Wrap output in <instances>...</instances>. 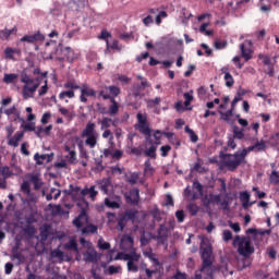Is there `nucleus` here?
<instances>
[{
	"label": "nucleus",
	"instance_id": "obj_1",
	"mask_svg": "<svg viewBox=\"0 0 279 279\" xmlns=\"http://www.w3.org/2000/svg\"><path fill=\"white\" fill-rule=\"evenodd\" d=\"M248 151H256V147L252 145L242 149L241 151H235L234 154L220 153L222 166L226 167L228 171H234L235 169H239L241 165H245V162H247L245 158H247Z\"/></svg>",
	"mask_w": 279,
	"mask_h": 279
},
{
	"label": "nucleus",
	"instance_id": "obj_2",
	"mask_svg": "<svg viewBox=\"0 0 279 279\" xmlns=\"http://www.w3.org/2000/svg\"><path fill=\"white\" fill-rule=\"evenodd\" d=\"M23 85L22 96L23 99H32L36 90L40 87V77L32 78L27 74L23 75L21 78Z\"/></svg>",
	"mask_w": 279,
	"mask_h": 279
},
{
	"label": "nucleus",
	"instance_id": "obj_3",
	"mask_svg": "<svg viewBox=\"0 0 279 279\" xmlns=\"http://www.w3.org/2000/svg\"><path fill=\"white\" fill-rule=\"evenodd\" d=\"M81 138H85V145L89 149H95V147H97V142L99 141L97 124L94 122H88L81 132Z\"/></svg>",
	"mask_w": 279,
	"mask_h": 279
},
{
	"label": "nucleus",
	"instance_id": "obj_4",
	"mask_svg": "<svg viewBox=\"0 0 279 279\" xmlns=\"http://www.w3.org/2000/svg\"><path fill=\"white\" fill-rule=\"evenodd\" d=\"M233 245H238V253L244 258H250L254 254L255 250L252 245V240L250 238L236 235L233 240Z\"/></svg>",
	"mask_w": 279,
	"mask_h": 279
},
{
	"label": "nucleus",
	"instance_id": "obj_5",
	"mask_svg": "<svg viewBox=\"0 0 279 279\" xmlns=\"http://www.w3.org/2000/svg\"><path fill=\"white\" fill-rule=\"evenodd\" d=\"M213 246H205L201 248V258L203 260L201 272L204 271H210V268L213 267Z\"/></svg>",
	"mask_w": 279,
	"mask_h": 279
},
{
	"label": "nucleus",
	"instance_id": "obj_6",
	"mask_svg": "<svg viewBox=\"0 0 279 279\" xmlns=\"http://www.w3.org/2000/svg\"><path fill=\"white\" fill-rule=\"evenodd\" d=\"M136 119L137 124H135V130H138L144 136H151V128H149V122H147V114L138 112Z\"/></svg>",
	"mask_w": 279,
	"mask_h": 279
},
{
	"label": "nucleus",
	"instance_id": "obj_7",
	"mask_svg": "<svg viewBox=\"0 0 279 279\" xmlns=\"http://www.w3.org/2000/svg\"><path fill=\"white\" fill-rule=\"evenodd\" d=\"M126 204H131L132 206H138L141 202V190L134 187L130 190L129 194L124 195Z\"/></svg>",
	"mask_w": 279,
	"mask_h": 279
},
{
	"label": "nucleus",
	"instance_id": "obj_8",
	"mask_svg": "<svg viewBox=\"0 0 279 279\" xmlns=\"http://www.w3.org/2000/svg\"><path fill=\"white\" fill-rule=\"evenodd\" d=\"M121 256L123 260H128L131 263H138L141 260V254L136 253V251H133L131 253H118L117 256L114 257V260H121Z\"/></svg>",
	"mask_w": 279,
	"mask_h": 279
},
{
	"label": "nucleus",
	"instance_id": "obj_9",
	"mask_svg": "<svg viewBox=\"0 0 279 279\" xmlns=\"http://www.w3.org/2000/svg\"><path fill=\"white\" fill-rule=\"evenodd\" d=\"M151 86L147 80H144L141 82V84H133L131 87V93L133 97H141V93L145 90L146 88H149Z\"/></svg>",
	"mask_w": 279,
	"mask_h": 279
},
{
	"label": "nucleus",
	"instance_id": "obj_10",
	"mask_svg": "<svg viewBox=\"0 0 279 279\" xmlns=\"http://www.w3.org/2000/svg\"><path fill=\"white\" fill-rule=\"evenodd\" d=\"M97 189L101 191L102 195H108L110 189H112V181L109 178H105L97 182Z\"/></svg>",
	"mask_w": 279,
	"mask_h": 279
},
{
	"label": "nucleus",
	"instance_id": "obj_11",
	"mask_svg": "<svg viewBox=\"0 0 279 279\" xmlns=\"http://www.w3.org/2000/svg\"><path fill=\"white\" fill-rule=\"evenodd\" d=\"M20 40L21 43H29V44L41 43V40H45V35H43L40 31H38L33 35H25Z\"/></svg>",
	"mask_w": 279,
	"mask_h": 279
},
{
	"label": "nucleus",
	"instance_id": "obj_12",
	"mask_svg": "<svg viewBox=\"0 0 279 279\" xmlns=\"http://www.w3.org/2000/svg\"><path fill=\"white\" fill-rule=\"evenodd\" d=\"M88 223V214L86 209L82 208L81 214L73 220L75 228H82Z\"/></svg>",
	"mask_w": 279,
	"mask_h": 279
},
{
	"label": "nucleus",
	"instance_id": "obj_13",
	"mask_svg": "<svg viewBox=\"0 0 279 279\" xmlns=\"http://www.w3.org/2000/svg\"><path fill=\"white\" fill-rule=\"evenodd\" d=\"M252 195L250 194V192L244 191V192H240V202L242 204V208H244V210H247V208L254 206V204H256V202H250Z\"/></svg>",
	"mask_w": 279,
	"mask_h": 279
},
{
	"label": "nucleus",
	"instance_id": "obj_14",
	"mask_svg": "<svg viewBox=\"0 0 279 279\" xmlns=\"http://www.w3.org/2000/svg\"><path fill=\"white\" fill-rule=\"evenodd\" d=\"M28 182L34 185L35 191H40L43 189V179H40L39 174L28 173L26 175Z\"/></svg>",
	"mask_w": 279,
	"mask_h": 279
},
{
	"label": "nucleus",
	"instance_id": "obj_15",
	"mask_svg": "<svg viewBox=\"0 0 279 279\" xmlns=\"http://www.w3.org/2000/svg\"><path fill=\"white\" fill-rule=\"evenodd\" d=\"M167 239H169V228L165 225H160L159 229L157 230V241L165 244L167 243Z\"/></svg>",
	"mask_w": 279,
	"mask_h": 279
},
{
	"label": "nucleus",
	"instance_id": "obj_16",
	"mask_svg": "<svg viewBox=\"0 0 279 279\" xmlns=\"http://www.w3.org/2000/svg\"><path fill=\"white\" fill-rule=\"evenodd\" d=\"M106 47L105 53H110V50L118 52L123 51V45L117 39H113L111 44L109 40H106Z\"/></svg>",
	"mask_w": 279,
	"mask_h": 279
},
{
	"label": "nucleus",
	"instance_id": "obj_17",
	"mask_svg": "<svg viewBox=\"0 0 279 279\" xmlns=\"http://www.w3.org/2000/svg\"><path fill=\"white\" fill-rule=\"evenodd\" d=\"M260 60H263V64L267 66L266 74L269 75V77H274V64H271V58L266 54H259Z\"/></svg>",
	"mask_w": 279,
	"mask_h": 279
},
{
	"label": "nucleus",
	"instance_id": "obj_18",
	"mask_svg": "<svg viewBox=\"0 0 279 279\" xmlns=\"http://www.w3.org/2000/svg\"><path fill=\"white\" fill-rule=\"evenodd\" d=\"M68 195H71V197H74V199H82L84 196H82V187L75 186L73 184L69 185V190L66 191Z\"/></svg>",
	"mask_w": 279,
	"mask_h": 279
},
{
	"label": "nucleus",
	"instance_id": "obj_19",
	"mask_svg": "<svg viewBox=\"0 0 279 279\" xmlns=\"http://www.w3.org/2000/svg\"><path fill=\"white\" fill-rule=\"evenodd\" d=\"M96 186L92 185L90 187H85L82 190L81 195L82 197H86L88 195V197L95 202V198L97 197V195L99 194V192H97V190H95Z\"/></svg>",
	"mask_w": 279,
	"mask_h": 279
},
{
	"label": "nucleus",
	"instance_id": "obj_20",
	"mask_svg": "<svg viewBox=\"0 0 279 279\" xmlns=\"http://www.w3.org/2000/svg\"><path fill=\"white\" fill-rule=\"evenodd\" d=\"M14 56H21V49L10 47L4 49V58L7 60H14Z\"/></svg>",
	"mask_w": 279,
	"mask_h": 279
},
{
	"label": "nucleus",
	"instance_id": "obj_21",
	"mask_svg": "<svg viewBox=\"0 0 279 279\" xmlns=\"http://www.w3.org/2000/svg\"><path fill=\"white\" fill-rule=\"evenodd\" d=\"M232 132L233 134L231 135L233 138H235L236 141H243V138H245V130L241 129L236 125H234L232 128Z\"/></svg>",
	"mask_w": 279,
	"mask_h": 279
},
{
	"label": "nucleus",
	"instance_id": "obj_22",
	"mask_svg": "<svg viewBox=\"0 0 279 279\" xmlns=\"http://www.w3.org/2000/svg\"><path fill=\"white\" fill-rule=\"evenodd\" d=\"M23 136H25V133H23V131L16 132L10 140H9V145L11 147H16L19 145V142L21 141V138H23Z\"/></svg>",
	"mask_w": 279,
	"mask_h": 279
},
{
	"label": "nucleus",
	"instance_id": "obj_23",
	"mask_svg": "<svg viewBox=\"0 0 279 279\" xmlns=\"http://www.w3.org/2000/svg\"><path fill=\"white\" fill-rule=\"evenodd\" d=\"M221 203V194H209L207 201H205V206H215V204Z\"/></svg>",
	"mask_w": 279,
	"mask_h": 279
},
{
	"label": "nucleus",
	"instance_id": "obj_24",
	"mask_svg": "<svg viewBox=\"0 0 279 279\" xmlns=\"http://www.w3.org/2000/svg\"><path fill=\"white\" fill-rule=\"evenodd\" d=\"M2 82L4 84H16V82H19V74H14V73H5L3 78H2Z\"/></svg>",
	"mask_w": 279,
	"mask_h": 279
},
{
	"label": "nucleus",
	"instance_id": "obj_25",
	"mask_svg": "<svg viewBox=\"0 0 279 279\" xmlns=\"http://www.w3.org/2000/svg\"><path fill=\"white\" fill-rule=\"evenodd\" d=\"M155 171L156 170L154 169V167H151V161H149V159L146 160L144 163V175L146 178H151V175H154Z\"/></svg>",
	"mask_w": 279,
	"mask_h": 279
},
{
	"label": "nucleus",
	"instance_id": "obj_26",
	"mask_svg": "<svg viewBox=\"0 0 279 279\" xmlns=\"http://www.w3.org/2000/svg\"><path fill=\"white\" fill-rule=\"evenodd\" d=\"M240 51H241L242 58H244L245 62H248V60H252V50L245 48V44L240 45Z\"/></svg>",
	"mask_w": 279,
	"mask_h": 279
},
{
	"label": "nucleus",
	"instance_id": "obj_27",
	"mask_svg": "<svg viewBox=\"0 0 279 279\" xmlns=\"http://www.w3.org/2000/svg\"><path fill=\"white\" fill-rule=\"evenodd\" d=\"M111 105L109 106V114L114 117L119 112V102L114 99V97L109 99Z\"/></svg>",
	"mask_w": 279,
	"mask_h": 279
},
{
	"label": "nucleus",
	"instance_id": "obj_28",
	"mask_svg": "<svg viewBox=\"0 0 279 279\" xmlns=\"http://www.w3.org/2000/svg\"><path fill=\"white\" fill-rule=\"evenodd\" d=\"M158 147L155 144H151L149 148H146L144 150L145 156H147V158H153L154 160H156V151H157Z\"/></svg>",
	"mask_w": 279,
	"mask_h": 279
},
{
	"label": "nucleus",
	"instance_id": "obj_29",
	"mask_svg": "<svg viewBox=\"0 0 279 279\" xmlns=\"http://www.w3.org/2000/svg\"><path fill=\"white\" fill-rule=\"evenodd\" d=\"M144 256H146V258H149V260H151V263L155 267H159L160 260H158V258H156V253H154L151 251H147V252H144Z\"/></svg>",
	"mask_w": 279,
	"mask_h": 279
},
{
	"label": "nucleus",
	"instance_id": "obj_30",
	"mask_svg": "<svg viewBox=\"0 0 279 279\" xmlns=\"http://www.w3.org/2000/svg\"><path fill=\"white\" fill-rule=\"evenodd\" d=\"M97 226L89 223L82 229V234H97Z\"/></svg>",
	"mask_w": 279,
	"mask_h": 279
},
{
	"label": "nucleus",
	"instance_id": "obj_31",
	"mask_svg": "<svg viewBox=\"0 0 279 279\" xmlns=\"http://www.w3.org/2000/svg\"><path fill=\"white\" fill-rule=\"evenodd\" d=\"M110 125H117L111 118H102L100 121V130H108Z\"/></svg>",
	"mask_w": 279,
	"mask_h": 279
},
{
	"label": "nucleus",
	"instance_id": "obj_32",
	"mask_svg": "<svg viewBox=\"0 0 279 279\" xmlns=\"http://www.w3.org/2000/svg\"><path fill=\"white\" fill-rule=\"evenodd\" d=\"M64 54H65V58H68L69 62H73V60H77V54L75 53V51H73V49H71V47H66L64 49Z\"/></svg>",
	"mask_w": 279,
	"mask_h": 279
},
{
	"label": "nucleus",
	"instance_id": "obj_33",
	"mask_svg": "<svg viewBox=\"0 0 279 279\" xmlns=\"http://www.w3.org/2000/svg\"><path fill=\"white\" fill-rule=\"evenodd\" d=\"M84 262L85 263H96L97 262V253H95V252H86L84 254Z\"/></svg>",
	"mask_w": 279,
	"mask_h": 279
},
{
	"label": "nucleus",
	"instance_id": "obj_34",
	"mask_svg": "<svg viewBox=\"0 0 279 279\" xmlns=\"http://www.w3.org/2000/svg\"><path fill=\"white\" fill-rule=\"evenodd\" d=\"M81 93L86 97H95V95H97V92H95V89L88 88V86L86 85H83V87L81 88Z\"/></svg>",
	"mask_w": 279,
	"mask_h": 279
},
{
	"label": "nucleus",
	"instance_id": "obj_35",
	"mask_svg": "<svg viewBox=\"0 0 279 279\" xmlns=\"http://www.w3.org/2000/svg\"><path fill=\"white\" fill-rule=\"evenodd\" d=\"M63 87L68 88L69 90H80V85H77V82L74 80L65 82Z\"/></svg>",
	"mask_w": 279,
	"mask_h": 279
},
{
	"label": "nucleus",
	"instance_id": "obj_36",
	"mask_svg": "<svg viewBox=\"0 0 279 279\" xmlns=\"http://www.w3.org/2000/svg\"><path fill=\"white\" fill-rule=\"evenodd\" d=\"M223 80H225V86H227V88H232V86H234V77L232 76V74L227 73Z\"/></svg>",
	"mask_w": 279,
	"mask_h": 279
},
{
	"label": "nucleus",
	"instance_id": "obj_37",
	"mask_svg": "<svg viewBox=\"0 0 279 279\" xmlns=\"http://www.w3.org/2000/svg\"><path fill=\"white\" fill-rule=\"evenodd\" d=\"M107 90H109L110 95H112L113 99L114 97H119V95H121V88L114 86V85H110L106 87Z\"/></svg>",
	"mask_w": 279,
	"mask_h": 279
},
{
	"label": "nucleus",
	"instance_id": "obj_38",
	"mask_svg": "<svg viewBox=\"0 0 279 279\" xmlns=\"http://www.w3.org/2000/svg\"><path fill=\"white\" fill-rule=\"evenodd\" d=\"M4 114H7V117H11V114H14L15 117H17V119H20L21 111H17L16 106H12L11 108L4 110Z\"/></svg>",
	"mask_w": 279,
	"mask_h": 279
},
{
	"label": "nucleus",
	"instance_id": "obj_39",
	"mask_svg": "<svg viewBox=\"0 0 279 279\" xmlns=\"http://www.w3.org/2000/svg\"><path fill=\"white\" fill-rule=\"evenodd\" d=\"M126 267L128 271H132V274H138V262H128Z\"/></svg>",
	"mask_w": 279,
	"mask_h": 279
},
{
	"label": "nucleus",
	"instance_id": "obj_40",
	"mask_svg": "<svg viewBox=\"0 0 279 279\" xmlns=\"http://www.w3.org/2000/svg\"><path fill=\"white\" fill-rule=\"evenodd\" d=\"M162 101V98L156 97L154 99H148L146 101L147 108H156V106H160V102Z\"/></svg>",
	"mask_w": 279,
	"mask_h": 279
},
{
	"label": "nucleus",
	"instance_id": "obj_41",
	"mask_svg": "<svg viewBox=\"0 0 279 279\" xmlns=\"http://www.w3.org/2000/svg\"><path fill=\"white\" fill-rule=\"evenodd\" d=\"M269 182H270V184H275V186L279 184V173H278V171H276V170L271 171V173L269 175Z\"/></svg>",
	"mask_w": 279,
	"mask_h": 279
},
{
	"label": "nucleus",
	"instance_id": "obj_42",
	"mask_svg": "<svg viewBox=\"0 0 279 279\" xmlns=\"http://www.w3.org/2000/svg\"><path fill=\"white\" fill-rule=\"evenodd\" d=\"M187 210L192 217H195L199 213V206H197L195 203L189 204Z\"/></svg>",
	"mask_w": 279,
	"mask_h": 279
},
{
	"label": "nucleus",
	"instance_id": "obj_43",
	"mask_svg": "<svg viewBox=\"0 0 279 279\" xmlns=\"http://www.w3.org/2000/svg\"><path fill=\"white\" fill-rule=\"evenodd\" d=\"M185 132L190 135L192 143H197V141H199V137L197 136V134H195V131H193L189 126H185Z\"/></svg>",
	"mask_w": 279,
	"mask_h": 279
},
{
	"label": "nucleus",
	"instance_id": "obj_44",
	"mask_svg": "<svg viewBox=\"0 0 279 279\" xmlns=\"http://www.w3.org/2000/svg\"><path fill=\"white\" fill-rule=\"evenodd\" d=\"M105 206H107V208H121V204L117 203V201H111L110 198H105Z\"/></svg>",
	"mask_w": 279,
	"mask_h": 279
},
{
	"label": "nucleus",
	"instance_id": "obj_45",
	"mask_svg": "<svg viewBox=\"0 0 279 279\" xmlns=\"http://www.w3.org/2000/svg\"><path fill=\"white\" fill-rule=\"evenodd\" d=\"M65 97H68L69 99H73V97H75V92L71 89V90L61 92L59 94V99H64Z\"/></svg>",
	"mask_w": 279,
	"mask_h": 279
},
{
	"label": "nucleus",
	"instance_id": "obj_46",
	"mask_svg": "<svg viewBox=\"0 0 279 279\" xmlns=\"http://www.w3.org/2000/svg\"><path fill=\"white\" fill-rule=\"evenodd\" d=\"M233 112V108L229 109L227 112L220 111V119L222 121H230V117H232Z\"/></svg>",
	"mask_w": 279,
	"mask_h": 279
},
{
	"label": "nucleus",
	"instance_id": "obj_47",
	"mask_svg": "<svg viewBox=\"0 0 279 279\" xmlns=\"http://www.w3.org/2000/svg\"><path fill=\"white\" fill-rule=\"evenodd\" d=\"M65 250H71L72 252H77V242L75 240H70L64 244Z\"/></svg>",
	"mask_w": 279,
	"mask_h": 279
},
{
	"label": "nucleus",
	"instance_id": "obj_48",
	"mask_svg": "<svg viewBox=\"0 0 279 279\" xmlns=\"http://www.w3.org/2000/svg\"><path fill=\"white\" fill-rule=\"evenodd\" d=\"M255 151H265L267 149V145L265 141L260 140L259 142L257 141L255 144Z\"/></svg>",
	"mask_w": 279,
	"mask_h": 279
},
{
	"label": "nucleus",
	"instance_id": "obj_49",
	"mask_svg": "<svg viewBox=\"0 0 279 279\" xmlns=\"http://www.w3.org/2000/svg\"><path fill=\"white\" fill-rule=\"evenodd\" d=\"M21 191L25 195H29L32 193V189L29 187L28 181H23V183L21 184Z\"/></svg>",
	"mask_w": 279,
	"mask_h": 279
},
{
	"label": "nucleus",
	"instance_id": "obj_50",
	"mask_svg": "<svg viewBox=\"0 0 279 279\" xmlns=\"http://www.w3.org/2000/svg\"><path fill=\"white\" fill-rule=\"evenodd\" d=\"M138 178H141V173L138 172H133L128 179L129 184H136L138 182Z\"/></svg>",
	"mask_w": 279,
	"mask_h": 279
},
{
	"label": "nucleus",
	"instance_id": "obj_51",
	"mask_svg": "<svg viewBox=\"0 0 279 279\" xmlns=\"http://www.w3.org/2000/svg\"><path fill=\"white\" fill-rule=\"evenodd\" d=\"M106 167H104L102 161H96L95 167L92 170L94 171V173H101V171H104Z\"/></svg>",
	"mask_w": 279,
	"mask_h": 279
},
{
	"label": "nucleus",
	"instance_id": "obj_52",
	"mask_svg": "<svg viewBox=\"0 0 279 279\" xmlns=\"http://www.w3.org/2000/svg\"><path fill=\"white\" fill-rule=\"evenodd\" d=\"M59 112H61V114L63 117H66L68 119H73V117H75V113L69 111V109L64 108V107H61L59 109Z\"/></svg>",
	"mask_w": 279,
	"mask_h": 279
},
{
	"label": "nucleus",
	"instance_id": "obj_53",
	"mask_svg": "<svg viewBox=\"0 0 279 279\" xmlns=\"http://www.w3.org/2000/svg\"><path fill=\"white\" fill-rule=\"evenodd\" d=\"M122 268L121 266H109L108 274L109 276H114V274H121Z\"/></svg>",
	"mask_w": 279,
	"mask_h": 279
},
{
	"label": "nucleus",
	"instance_id": "obj_54",
	"mask_svg": "<svg viewBox=\"0 0 279 279\" xmlns=\"http://www.w3.org/2000/svg\"><path fill=\"white\" fill-rule=\"evenodd\" d=\"M49 92V85H48V81L47 78L45 80V85H43L39 89V97H45V95H47V93Z\"/></svg>",
	"mask_w": 279,
	"mask_h": 279
},
{
	"label": "nucleus",
	"instance_id": "obj_55",
	"mask_svg": "<svg viewBox=\"0 0 279 279\" xmlns=\"http://www.w3.org/2000/svg\"><path fill=\"white\" fill-rule=\"evenodd\" d=\"M236 138H234L232 135H228V142L227 147H230V149H236Z\"/></svg>",
	"mask_w": 279,
	"mask_h": 279
},
{
	"label": "nucleus",
	"instance_id": "obj_56",
	"mask_svg": "<svg viewBox=\"0 0 279 279\" xmlns=\"http://www.w3.org/2000/svg\"><path fill=\"white\" fill-rule=\"evenodd\" d=\"M218 182L220 183V190H219V191H220L222 194L228 193V186H227V183H226V179L219 178V179H218Z\"/></svg>",
	"mask_w": 279,
	"mask_h": 279
},
{
	"label": "nucleus",
	"instance_id": "obj_57",
	"mask_svg": "<svg viewBox=\"0 0 279 279\" xmlns=\"http://www.w3.org/2000/svg\"><path fill=\"white\" fill-rule=\"evenodd\" d=\"M160 151H161V158H167V156H169V151H171V146L170 145L161 146Z\"/></svg>",
	"mask_w": 279,
	"mask_h": 279
},
{
	"label": "nucleus",
	"instance_id": "obj_58",
	"mask_svg": "<svg viewBox=\"0 0 279 279\" xmlns=\"http://www.w3.org/2000/svg\"><path fill=\"white\" fill-rule=\"evenodd\" d=\"M124 215H125L126 219H130V221H134V219H136V215H138V211L128 210V211H125Z\"/></svg>",
	"mask_w": 279,
	"mask_h": 279
},
{
	"label": "nucleus",
	"instance_id": "obj_59",
	"mask_svg": "<svg viewBox=\"0 0 279 279\" xmlns=\"http://www.w3.org/2000/svg\"><path fill=\"white\" fill-rule=\"evenodd\" d=\"M99 40H108V38H112V34L107 32L106 29H102L100 35L98 36Z\"/></svg>",
	"mask_w": 279,
	"mask_h": 279
},
{
	"label": "nucleus",
	"instance_id": "obj_60",
	"mask_svg": "<svg viewBox=\"0 0 279 279\" xmlns=\"http://www.w3.org/2000/svg\"><path fill=\"white\" fill-rule=\"evenodd\" d=\"M222 239L226 243H228V241H232V231L230 230H225L222 232Z\"/></svg>",
	"mask_w": 279,
	"mask_h": 279
},
{
	"label": "nucleus",
	"instance_id": "obj_61",
	"mask_svg": "<svg viewBox=\"0 0 279 279\" xmlns=\"http://www.w3.org/2000/svg\"><path fill=\"white\" fill-rule=\"evenodd\" d=\"M34 160H36L37 165H43L41 160H47V155H40L37 153L34 155Z\"/></svg>",
	"mask_w": 279,
	"mask_h": 279
},
{
	"label": "nucleus",
	"instance_id": "obj_62",
	"mask_svg": "<svg viewBox=\"0 0 279 279\" xmlns=\"http://www.w3.org/2000/svg\"><path fill=\"white\" fill-rule=\"evenodd\" d=\"M175 217H177L179 223H182L186 216L184 215V210L181 209V210L175 211Z\"/></svg>",
	"mask_w": 279,
	"mask_h": 279
},
{
	"label": "nucleus",
	"instance_id": "obj_63",
	"mask_svg": "<svg viewBox=\"0 0 279 279\" xmlns=\"http://www.w3.org/2000/svg\"><path fill=\"white\" fill-rule=\"evenodd\" d=\"M98 247L100 250H109L110 248V243L104 242V240L98 241Z\"/></svg>",
	"mask_w": 279,
	"mask_h": 279
},
{
	"label": "nucleus",
	"instance_id": "obj_64",
	"mask_svg": "<svg viewBox=\"0 0 279 279\" xmlns=\"http://www.w3.org/2000/svg\"><path fill=\"white\" fill-rule=\"evenodd\" d=\"M270 143H272L274 145H279V133L272 134L270 136Z\"/></svg>",
	"mask_w": 279,
	"mask_h": 279
}]
</instances>
